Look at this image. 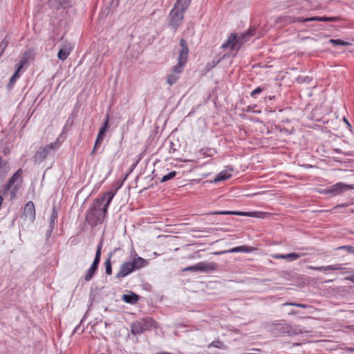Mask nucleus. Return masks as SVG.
<instances>
[{
	"instance_id": "obj_19",
	"label": "nucleus",
	"mask_w": 354,
	"mask_h": 354,
	"mask_svg": "<svg viewBox=\"0 0 354 354\" xmlns=\"http://www.w3.org/2000/svg\"><path fill=\"white\" fill-rule=\"evenodd\" d=\"M10 171L8 162L0 156V179L3 178Z\"/></svg>"
},
{
	"instance_id": "obj_41",
	"label": "nucleus",
	"mask_w": 354,
	"mask_h": 354,
	"mask_svg": "<svg viewBox=\"0 0 354 354\" xmlns=\"http://www.w3.org/2000/svg\"><path fill=\"white\" fill-rule=\"evenodd\" d=\"M346 351H352V352H354V348H351V347H347L346 348Z\"/></svg>"
},
{
	"instance_id": "obj_29",
	"label": "nucleus",
	"mask_w": 354,
	"mask_h": 354,
	"mask_svg": "<svg viewBox=\"0 0 354 354\" xmlns=\"http://www.w3.org/2000/svg\"><path fill=\"white\" fill-rule=\"evenodd\" d=\"M19 77V74L18 73V72H15L14 73V75H12V77L10 78V82H8V88L9 89H11L14 85V84L15 83L17 79H18Z\"/></svg>"
},
{
	"instance_id": "obj_22",
	"label": "nucleus",
	"mask_w": 354,
	"mask_h": 354,
	"mask_svg": "<svg viewBox=\"0 0 354 354\" xmlns=\"http://www.w3.org/2000/svg\"><path fill=\"white\" fill-rule=\"evenodd\" d=\"M308 20L323 21V22H335L339 20V17H309Z\"/></svg>"
},
{
	"instance_id": "obj_4",
	"label": "nucleus",
	"mask_w": 354,
	"mask_h": 354,
	"mask_svg": "<svg viewBox=\"0 0 354 354\" xmlns=\"http://www.w3.org/2000/svg\"><path fill=\"white\" fill-rule=\"evenodd\" d=\"M156 322L150 317L143 318L139 321L133 322L131 326V333L134 335H138L147 330L156 328Z\"/></svg>"
},
{
	"instance_id": "obj_24",
	"label": "nucleus",
	"mask_w": 354,
	"mask_h": 354,
	"mask_svg": "<svg viewBox=\"0 0 354 354\" xmlns=\"http://www.w3.org/2000/svg\"><path fill=\"white\" fill-rule=\"evenodd\" d=\"M22 175V171L21 169L17 170L15 174L11 177V178L9 180L8 183L7 185V188L10 189L13 184L15 183V181L20 178Z\"/></svg>"
},
{
	"instance_id": "obj_17",
	"label": "nucleus",
	"mask_w": 354,
	"mask_h": 354,
	"mask_svg": "<svg viewBox=\"0 0 354 354\" xmlns=\"http://www.w3.org/2000/svg\"><path fill=\"white\" fill-rule=\"evenodd\" d=\"M57 212L55 209V208H53L51 215H50V220H49V229L47 230V232L46 233L47 238H48L50 236L51 232L55 227V221L57 220Z\"/></svg>"
},
{
	"instance_id": "obj_15",
	"label": "nucleus",
	"mask_w": 354,
	"mask_h": 354,
	"mask_svg": "<svg viewBox=\"0 0 354 354\" xmlns=\"http://www.w3.org/2000/svg\"><path fill=\"white\" fill-rule=\"evenodd\" d=\"M253 250V248H251V247H248V246H246V245H241V246H238V247H234V248H232V249L227 250V251H221V252H217L216 254H224V253H226V252H229V253H235V252H245V253H248V252H250Z\"/></svg>"
},
{
	"instance_id": "obj_20",
	"label": "nucleus",
	"mask_w": 354,
	"mask_h": 354,
	"mask_svg": "<svg viewBox=\"0 0 354 354\" xmlns=\"http://www.w3.org/2000/svg\"><path fill=\"white\" fill-rule=\"evenodd\" d=\"M122 299L128 304H136L139 300L138 295L131 292L130 294H124L122 296Z\"/></svg>"
},
{
	"instance_id": "obj_28",
	"label": "nucleus",
	"mask_w": 354,
	"mask_h": 354,
	"mask_svg": "<svg viewBox=\"0 0 354 354\" xmlns=\"http://www.w3.org/2000/svg\"><path fill=\"white\" fill-rule=\"evenodd\" d=\"M111 256V254H110ZM106 273L108 275H111L112 274V266L111 262V257H109L104 263Z\"/></svg>"
},
{
	"instance_id": "obj_35",
	"label": "nucleus",
	"mask_w": 354,
	"mask_h": 354,
	"mask_svg": "<svg viewBox=\"0 0 354 354\" xmlns=\"http://www.w3.org/2000/svg\"><path fill=\"white\" fill-rule=\"evenodd\" d=\"M223 345V343L220 341H214L212 342V343H210L209 345H208V348H210V347H215V348H221V346Z\"/></svg>"
},
{
	"instance_id": "obj_7",
	"label": "nucleus",
	"mask_w": 354,
	"mask_h": 354,
	"mask_svg": "<svg viewBox=\"0 0 354 354\" xmlns=\"http://www.w3.org/2000/svg\"><path fill=\"white\" fill-rule=\"evenodd\" d=\"M217 268V264L213 262L202 261L185 268V271L209 272Z\"/></svg>"
},
{
	"instance_id": "obj_18",
	"label": "nucleus",
	"mask_w": 354,
	"mask_h": 354,
	"mask_svg": "<svg viewBox=\"0 0 354 354\" xmlns=\"http://www.w3.org/2000/svg\"><path fill=\"white\" fill-rule=\"evenodd\" d=\"M212 214H221V215H241L252 216L256 212H235V211H218L211 213Z\"/></svg>"
},
{
	"instance_id": "obj_14",
	"label": "nucleus",
	"mask_w": 354,
	"mask_h": 354,
	"mask_svg": "<svg viewBox=\"0 0 354 354\" xmlns=\"http://www.w3.org/2000/svg\"><path fill=\"white\" fill-rule=\"evenodd\" d=\"M308 269L314 270H318V271H328V270H344L345 268L343 267L342 264H334V265H330L326 266H308Z\"/></svg>"
},
{
	"instance_id": "obj_9",
	"label": "nucleus",
	"mask_w": 354,
	"mask_h": 354,
	"mask_svg": "<svg viewBox=\"0 0 354 354\" xmlns=\"http://www.w3.org/2000/svg\"><path fill=\"white\" fill-rule=\"evenodd\" d=\"M184 13L185 12L179 10L178 9L174 7L171 10L169 14V26L172 27L174 29V30H176L180 26L184 18Z\"/></svg>"
},
{
	"instance_id": "obj_5",
	"label": "nucleus",
	"mask_w": 354,
	"mask_h": 354,
	"mask_svg": "<svg viewBox=\"0 0 354 354\" xmlns=\"http://www.w3.org/2000/svg\"><path fill=\"white\" fill-rule=\"evenodd\" d=\"M60 147V143L58 141V139L53 142L46 145L43 147H40L36 152L35 155V158L36 161L41 162L46 159L48 155L50 153L51 151H55Z\"/></svg>"
},
{
	"instance_id": "obj_37",
	"label": "nucleus",
	"mask_w": 354,
	"mask_h": 354,
	"mask_svg": "<svg viewBox=\"0 0 354 354\" xmlns=\"http://www.w3.org/2000/svg\"><path fill=\"white\" fill-rule=\"evenodd\" d=\"M263 91V88L262 87H257L251 93V96L253 97H255L256 95L261 93Z\"/></svg>"
},
{
	"instance_id": "obj_23",
	"label": "nucleus",
	"mask_w": 354,
	"mask_h": 354,
	"mask_svg": "<svg viewBox=\"0 0 354 354\" xmlns=\"http://www.w3.org/2000/svg\"><path fill=\"white\" fill-rule=\"evenodd\" d=\"M105 133L99 131L97 136L95 140V142L94 145V147L91 151V154L93 155L95 153V151L100 147L101 145L104 138Z\"/></svg>"
},
{
	"instance_id": "obj_13",
	"label": "nucleus",
	"mask_w": 354,
	"mask_h": 354,
	"mask_svg": "<svg viewBox=\"0 0 354 354\" xmlns=\"http://www.w3.org/2000/svg\"><path fill=\"white\" fill-rule=\"evenodd\" d=\"M302 254L292 252L286 254H272V257L274 259H286L288 261H293L301 257Z\"/></svg>"
},
{
	"instance_id": "obj_38",
	"label": "nucleus",
	"mask_w": 354,
	"mask_h": 354,
	"mask_svg": "<svg viewBox=\"0 0 354 354\" xmlns=\"http://www.w3.org/2000/svg\"><path fill=\"white\" fill-rule=\"evenodd\" d=\"M58 1H59V4L61 7H63L65 8L67 6H68V4H69L68 0H58Z\"/></svg>"
},
{
	"instance_id": "obj_3",
	"label": "nucleus",
	"mask_w": 354,
	"mask_h": 354,
	"mask_svg": "<svg viewBox=\"0 0 354 354\" xmlns=\"http://www.w3.org/2000/svg\"><path fill=\"white\" fill-rule=\"evenodd\" d=\"M147 265V261L142 257L133 259L131 261H126L120 266V271L117 273L115 277L121 279L125 277L132 272L142 268Z\"/></svg>"
},
{
	"instance_id": "obj_21",
	"label": "nucleus",
	"mask_w": 354,
	"mask_h": 354,
	"mask_svg": "<svg viewBox=\"0 0 354 354\" xmlns=\"http://www.w3.org/2000/svg\"><path fill=\"white\" fill-rule=\"evenodd\" d=\"M192 0H177L175 3L174 8L181 10L183 12H185V10L189 7Z\"/></svg>"
},
{
	"instance_id": "obj_10",
	"label": "nucleus",
	"mask_w": 354,
	"mask_h": 354,
	"mask_svg": "<svg viewBox=\"0 0 354 354\" xmlns=\"http://www.w3.org/2000/svg\"><path fill=\"white\" fill-rule=\"evenodd\" d=\"M180 47L179 49V55L178 57V67L177 69L180 67H184L187 62V55L189 53V48L187 46V42L185 39H181L180 41Z\"/></svg>"
},
{
	"instance_id": "obj_47",
	"label": "nucleus",
	"mask_w": 354,
	"mask_h": 354,
	"mask_svg": "<svg viewBox=\"0 0 354 354\" xmlns=\"http://www.w3.org/2000/svg\"><path fill=\"white\" fill-rule=\"evenodd\" d=\"M171 149H172L173 151H174V150H175V149H174V147H171L170 152L171 151Z\"/></svg>"
},
{
	"instance_id": "obj_30",
	"label": "nucleus",
	"mask_w": 354,
	"mask_h": 354,
	"mask_svg": "<svg viewBox=\"0 0 354 354\" xmlns=\"http://www.w3.org/2000/svg\"><path fill=\"white\" fill-rule=\"evenodd\" d=\"M176 172L175 171H171L168 174L163 176L160 181L162 183L166 182V181L174 178L176 176Z\"/></svg>"
},
{
	"instance_id": "obj_2",
	"label": "nucleus",
	"mask_w": 354,
	"mask_h": 354,
	"mask_svg": "<svg viewBox=\"0 0 354 354\" xmlns=\"http://www.w3.org/2000/svg\"><path fill=\"white\" fill-rule=\"evenodd\" d=\"M253 31L252 30H248L246 32L241 33L239 36L235 33H231L221 47L223 48H230L231 50H238L242 44L253 35Z\"/></svg>"
},
{
	"instance_id": "obj_39",
	"label": "nucleus",
	"mask_w": 354,
	"mask_h": 354,
	"mask_svg": "<svg viewBox=\"0 0 354 354\" xmlns=\"http://www.w3.org/2000/svg\"><path fill=\"white\" fill-rule=\"evenodd\" d=\"M24 61H21L20 62V64L19 65V66L17 67V70L15 72H18V73L19 74V71H21V69L23 68L24 66Z\"/></svg>"
},
{
	"instance_id": "obj_27",
	"label": "nucleus",
	"mask_w": 354,
	"mask_h": 354,
	"mask_svg": "<svg viewBox=\"0 0 354 354\" xmlns=\"http://www.w3.org/2000/svg\"><path fill=\"white\" fill-rule=\"evenodd\" d=\"M328 43L332 44L333 45H339V46H349L351 44L349 42L344 41H343L342 39H329Z\"/></svg>"
},
{
	"instance_id": "obj_16",
	"label": "nucleus",
	"mask_w": 354,
	"mask_h": 354,
	"mask_svg": "<svg viewBox=\"0 0 354 354\" xmlns=\"http://www.w3.org/2000/svg\"><path fill=\"white\" fill-rule=\"evenodd\" d=\"M233 169L230 167H227L223 171H221L214 179L215 182L222 181L230 178L232 176Z\"/></svg>"
},
{
	"instance_id": "obj_33",
	"label": "nucleus",
	"mask_w": 354,
	"mask_h": 354,
	"mask_svg": "<svg viewBox=\"0 0 354 354\" xmlns=\"http://www.w3.org/2000/svg\"><path fill=\"white\" fill-rule=\"evenodd\" d=\"M283 306H297V307H299V308H308V306L306 304H298V303H290V302L284 303L283 304Z\"/></svg>"
},
{
	"instance_id": "obj_40",
	"label": "nucleus",
	"mask_w": 354,
	"mask_h": 354,
	"mask_svg": "<svg viewBox=\"0 0 354 354\" xmlns=\"http://www.w3.org/2000/svg\"><path fill=\"white\" fill-rule=\"evenodd\" d=\"M345 279L354 283V273L351 275L346 277Z\"/></svg>"
},
{
	"instance_id": "obj_12",
	"label": "nucleus",
	"mask_w": 354,
	"mask_h": 354,
	"mask_svg": "<svg viewBox=\"0 0 354 354\" xmlns=\"http://www.w3.org/2000/svg\"><path fill=\"white\" fill-rule=\"evenodd\" d=\"M177 67H178V64L174 66L171 73L168 75L167 82L171 86L174 84L179 79L180 74L183 72L184 68L180 67L177 69Z\"/></svg>"
},
{
	"instance_id": "obj_32",
	"label": "nucleus",
	"mask_w": 354,
	"mask_h": 354,
	"mask_svg": "<svg viewBox=\"0 0 354 354\" xmlns=\"http://www.w3.org/2000/svg\"><path fill=\"white\" fill-rule=\"evenodd\" d=\"M8 41L6 39H3L0 43V57L3 55V51L8 46Z\"/></svg>"
},
{
	"instance_id": "obj_42",
	"label": "nucleus",
	"mask_w": 354,
	"mask_h": 354,
	"mask_svg": "<svg viewBox=\"0 0 354 354\" xmlns=\"http://www.w3.org/2000/svg\"><path fill=\"white\" fill-rule=\"evenodd\" d=\"M296 313H297V312H296V311H295V310H291V311H290V313H289V315H295V314H296Z\"/></svg>"
},
{
	"instance_id": "obj_1",
	"label": "nucleus",
	"mask_w": 354,
	"mask_h": 354,
	"mask_svg": "<svg viewBox=\"0 0 354 354\" xmlns=\"http://www.w3.org/2000/svg\"><path fill=\"white\" fill-rule=\"evenodd\" d=\"M117 189H112L93 201L86 214V220L90 225L96 226L103 222L107 213V209L115 195Z\"/></svg>"
},
{
	"instance_id": "obj_45",
	"label": "nucleus",
	"mask_w": 354,
	"mask_h": 354,
	"mask_svg": "<svg viewBox=\"0 0 354 354\" xmlns=\"http://www.w3.org/2000/svg\"><path fill=\"white\" fill-rule=\"evenodd\" d=\"M307 79H308V77H306V79H304L302 81L303 82L307 81Z\"/></svg>"
},
{
	"instance_id": "obj_43",
	"label": "nucleus",
	"mask_w": 354,
	"mask_h": 354,
	"mask_svg": "<svg viewBox=\"0 0 354 354\" xmlns=\"http://www.w3.org/2000/svg\"><path fill=\"white\" fill-rule=\"evenodd\" d=\"M307 79H308V77H306V79H304L302 81L303 82L307 81Z\"/></svg>"
},
{
	"instance_id": "obj_11",
	"label": "nucleus",
	"mask_w": 354,
	"mask_h": 354,
	"mask_svg": "<svg viewBox=\"0 0 354 354\" xmlns=\"http://www.w3.org/2000/svg\"><path fill=\"white\" fill-rule=\"evenodd\" d=\"M24 214L26 220L30 223H33L35 219V209L34 203L32 201H28L26 204Z\"/></svg>"
},
{
	"instance_id": "obj_31",
	"label": "nucleus",
	"mask_w": 354,
	"mask_h": 354,
	"mask_svg": "<svg viewBox=\"0 0 354 354\" xmlns=\"http://www.w3.org/2000/svg\"><path fill=\"white\" fill-rule=\"evenodd\" d=\"M109 115L107 114L106 115V120H105V121H104V122L103 124V126L100 129V131L106 133L107 129L109 127Z\"/></svg>"
},
{
	"instance_id": "obj_46",
	"label": "nucleus",
	"mask_w": 354,
	"mask_h": 354,
	"mask_svg": "<svg viewBox=\"0 0 354 354\" xmlns=\"http://www.w3.org/2000/svg\"><path fill=\"white\" fill-rule=\"evenodd\" d=\"M344 120H345V122H346V123L349 125V124H348V122H347L346 119V118H344Z\"/></svg>"
},
{
	"instance_id": "obj_36",
	"label": "nucleus",
	"mask_w": 354,
	"mask_h": 354,
	"mask_svg": "<svg viewBox=\"0 0 354 354\" xmlns=\"http://www.w3.org/2000/svg\"><path fill=\"white\" fill-rule=\"evenodd\" d=\"M308 18H303V17H294L292 19V22H307V21H313V20H307Z\"/></svg>"
},
{
	"instance_id": "obj_8",
	"label": "nucleus",
	"mask_w": 354,
	"mask_h": 354,
	"mask_svg": "<svg viewBox=\"0 0 354 354\" xmlns=\"http://www.w3.org/2000/svg\"><path fill=\"white\" fill-rule=\"evenodd\" d=\"M348 189H354V185H347L342 182H339L330 188L325 189L324 193L332 196H337Z\"/></svg>"
},
{
	"instance_id": "obj_6",
	"label": "nucleus",
	"mask_w": 354,
	"mask_h": 354,
	"mask_svg": "<svg viewBox=\"0 0 354 354\" xmlns=\"http://www.w3.org/2000/svg\"><path fill=\"white\" fill-rule=\"evenodd\" d=\"M101 250H102V243H100L96 250L95 256L94 258V260L91 266V267L88 268V270L86 271L85 275H84V280L86 281H89L91 280L94 274L97 270L98 266L100 261V257H101Z\"/></svg>"
},
{
	"instance_id": "obj_25",
	"label": "nucleus",
	"mask_w": 354,
	"mask_h": 354,
	"mask_svg": "<svg viewBox=\"0 0 354 354\" xmlns=\"http://www.w3.org/2000/svg\"><path fill=\"white\" fill-rule=\"evenodd\" d=\"M286 333L289 336L296 335L302 333V330L299 326H288Z\"/></svg>"
},
{
	"instance_id": "obj_34",
	"label": "nucleus",
	"mask_w": 354,
	"mask_h": 354,
	"mask_svg": "<svg viewBox=\"0 0 354 354\" xmlns=\"http://www.w3.org/2000/svg\"><path fill=\"white\" fill-rule=\"evenodd\" d=\"M339 250H345L348 253L354 254V247L351 245H344L338 248Z\"/></svg>"
},
{
	"instance_id": "obj_44",
	"label": "nucleus",
	"mask_w": 354,
	"mask_h": 354,
	"mask_svg": "<svg viewBox=\"0 0 354 354\" xmlns=\"http://www.w3.org/2000/svg\"><path fill=\"white\" fill-rule=\"evenodd\" d=\"M307 79H308V77H306V79H304L302 81L303 82L307 81Z\"/></svg>"
},
{
	"instance_id": "obj_26",
	"label": "nucleus",
	"mask_w": 354,
	"mask_h": 354,
	"mask_svg": "<svg viewBox=\"0 0 354 354\" xmlns=\"http://www.w3.org/2000/svg\"><path fill=\"white\" fill-rule=\"evenodd\" d=\"M70 54V48L64 47L61 48L57 54V57L60 60H65Z\"/></svg>"
}]
</instances>
